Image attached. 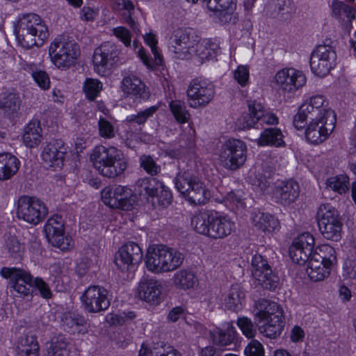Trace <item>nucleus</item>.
<instances>
[{"label": "nucleus", "instance_id": "nucleus-33", "mask_svg": "<svg viewBox=\"0 0 356 356\" xmlns=\"http://www.w3.org/2000/svg\"><path fill=\"white\" fill-rule=\"evenodd\" d=\"M331 268V266L327 265L312 255L308 261L306 272L312 280L320 282L329 276Z\"/></svg>", "mask_w": 356, "mask_h": 356}, {"label": "nucleus", "instance_id": "nucleus-34", "mask_svg": "<svg viewBox=\"0 0 356 356\" xmlns=\"http://www.w3.org/2000/svg\"><path fill=\"white\" fill-rule=\"evenodd\" d=\"M42 129L40 121L31 120L24 127L22 140L24 145L30 148L38 146L42 140Z\"/></svg>", "mask_w": 356, "mask_h": 356}, {"label": "nucleus", "instance_id": "nucleus-22", "mask_svg": "<svg viewBox=\"0 0 356 356\" xmlns=\"http://www.w3.org/2000/svg\"><path fill=\"white\" fill-rule=\"evenodd\" d=\"M255 317L259 322L276 317H283V310L277 302L265 298H259L254 303Z\"/></svg>", "mask_w": 356, "mask_h": 356}, {"label": "nucleus", "instance_id": "nucleus-52", "mask_svg": "<svg viewBox=\"0 0 356 356\" xmlns=\"http://www.w3.org/2000/svg\"><path fill=\"white\" fill-rule=\"evenodd\" d=\"M314 243L315 240L314 236L309 232H305L296 237L292 244L299 247L302 250H305L306 252L312 253Z\"/></svg>", "mask_w": 356, "mask_h": 356}, {"label": "nucleus", "instance_id": "nucleus-5", "mask_svg": "<svg viewBox=\"0 0 356 356\" xmlns=\"http://www.w3.org/2000/svg\"><path fill=\"white\" fill-rule=\"evenodd\" d=\"M175 184L177 191L191 204H206L210 198V192L205 184L188 172L179 173Z\"/></svg>", "mask_w": 356, "mask_h": 356}, {"label": "nucleus", "instance_id": "nucleus-64", "mask_svg": "<svg viewBox=\"0 0 356 356\" xmlns=\"http://www.w3.org/2000/svg\"><path fill=\"white\" fill-rule=\"evenodd\" d=\"M270 172L263 174L259 170L254 175V179L252 180V185L257 186L261 191H265L270 185L268 179L270 177Z\"/></svg>", "mask_w": 356, "mask_h": 356}, {"label": "nucleus", "instance_id": "nucleus-17", "mask_svg": "<svg viewBox=\"0 0 356 356\" xmlns=\"http://www.w3.org/2000/svg\"><path fill=\"white\" fill-rule=\"evenodd\" d=\"M252 273L258 284L264 289L273 291L279 285V277L273 273L267 261L260 254H256L252 258Z\"/></svg>", "mask_w": 356, "mask_h": 356}, {"label": "nucleus", "instance_id": "nucleus-58", "mask_svg": "<svg viewBox=\"0 0 356 356\" xmlns=\"http://www.w3.org/2000/svg\"><path fill=\"white\" fill-rule=\"evenodd\" d=\"M136 317V314L134 312H122L120 314H110L108 318V321L112 325H123L127 321L134 319Z\"/></svg>", "mask_w": 356, "mask_h": 356}, {"label": "nucleus", "instance_id": "nucleus-31", "mask_svg": "<svg viewBox=\"0 0 356 356\" xmlns=\"http://www.w3.org/2000/svg\"><path fill=\"white\" fill-rule=\"evenodd\" d=\"M193 49L192 56H195L200 63H203L205 60L213 58L217 54L219 47L210 40L205 39L200 41L198 38V41Z\"/></svg>", "mask_w": 356, "mask_h": 356}, {"label": "nucleus", "instance_id": "nucleus-50", "mask_svg": "<svg viewBox=\"0 0 356 356\" xmlns=\"http://www.w3.org/2000/svg\"><path fill=\"white\" fill-rule=\"evenodd\" d=\"M103 89V83L97 79L87 78L83 82V90L89 100H94Z\"/></svg>", "mask_w": 356, "mask_h": 356}, {"label": "nucleus", "instance_id": "nucleus-7", "mask_svg": "<svg viewBox=\"0 0 356 356\" xmlns=\"http://www.w3.org/2000/svg\"><path fill=\"white\" fill-rule=\"evenodd\" d=\"M247 159V147L238 139H229L220 147L218 160L225 168L234 171L242 167Z\"/></svg>", "mask_w": 356, "mask_h": 356}, {"label": "nucleus", "instance_id": "nucleus-63", "mask_svg": "<svg viewBox=\"0 0 356 356\" xmlns=\"http://www.w3.org/2000/svg\"><path fill=\"white\" fill-rule=\"evenodd\" d=\"M234 77L242 87L245 86L249 80V68L246 65H239L234 70Z\"/></svg>", "mask_w": 356, "mask_h": 356}, {"label": "nucleus", "instance_id": "nucleus-14", "mask_svg": "<svg viewBox=\"0 0 356 356\" xmlns=\"http://www.w3.org/2000/svg\"><path fill=\"white\" fill-rule=\"evenodd\" d=\"M215 94L213 86L204 80L192 81L187 90L188 103L195 109L207 106Z\"/></svg>", "mask_w": 356, "mask_h": 356}, {"label": "nucleus", "instance_id": "nucleus-11", "mask_svg": "<svg viewBox=\"0 0 356 356\" xmlns=\"http://www.w3.org/2000/svg\"><path fill=\"white\" fill-rule=\"evenodd\" d=\"M47 214V208L44 203L38 198L22 196L17 202V216L30 224L37 225Z\"/></svg>", "mask_w": 356, "mask_h": 356}, {"label": "nucleus", "instance_id": "nucleus-3", "mask_svg": "<svg viewBox=\"0 0 356 356\" xmlns=\"http://www.w3.org/2000/svg\"><path fill=\"white\" fill-rule=\"evenodd\" d=\"M184 259V255L175 249L153 245L147 249L145 265L147 270L153 273H169L179 268Z\"/></svg>", "mask_w": 356, "mask_h": 356}, {"label": "nucleus", "instance_id": "nucleus-1", "mask_svg": "<svg viewBox=\"0 0 356 356\" xmlns=\"http://www.w3.org/2000/svg\"><path fill=\"white\" fill-rule=\"evenodd\" d=\"M191 225L197 233L213 239H222L235 229L234 222L228 216L205 211L195 213Z\"/></svg>", "mask_w": 356, "mask_h": 356}, {"label": "nucleus", "instance_id": "nucleus-13", "mask_svg": "<svg viewBox=\"0 0 356 356\" xmlns=\"http://www.w3.org/2000/svg\"><path fill=\"white\" fill-rule=\"evenodd\" d=\"M337 54L327 45H318L312 53L310 67L318 76H324L334 67Z\"/></svg>", "mask_w": 356, "mask_h": 356}, {"label": "nucleus", "instance_id": "nucleus-9", "mask_svg": "<svg viewBox=\"0 0 356 356\" xmlns=\"http://www.w3.org/2000/svg\"><path fill=\"white\" fill-rule=\"evenodd\" d=\"M198 36L190 28L180 27L173 31L170 38V51L177 59H189L192 57V50Z\"/></svg>", "mask_w": 356, "mask_h": 356}, {"label": "nucleus", "instance_id": "nucleus-42", "mask_svg": "<svg viewBox=\"0 0 356 356\" xmlns=\"http://www.w3.org/2000/svg\"><path fill=\"white\" fill-rule=\"evenodd\" d=\"M328 104L329 102L324 96L316 95L305 99L300 105L298 111H330Z\"/></svg>", "mask_w": 356, "mask_h": 356}, {"label": "nucleus", "instance_id": "nucleus-44", "mask_svg": "<svg viewBox=\"0 0 356 356\" xmlns=\"http://www.w3.org/2000/svg\"><path fill=\"white\" fill-rule=\"evenodd\" d=\"M136 186L140 193L144 192L148 197L154 198L159 190L162 188V182L154 177H145L138 179Z\"/></svg>", "mask_w": 356, "mask_h": 356}, {"label": "nucleus", "instance_id": "nucleus-20", "mask_svg": "<svg viewBox=\"0 0 356 356\" xmlns=\"http://www.w3.org/2000/svg\"><path fill=\"white\" fill-rule=\"evenodd\" d=\"M162 286L154 278L143 277L138 286L137 294L140 300L158 305L161 301Z\"/></svg>", "mask_w": 356, "mask_h": 356}, {"label": "nucleus", "instance_id": "nucleus-23", "mask_svg": "<svg viewBox=\"0 0 356 356\" xmlns=\"http://www.w3.org/2000/svg\"><path fill=\"white\" fill-rule=\"evenodd\" d=\"M144 39L147 44L151 48L154 58L152 59L143 48L138 49L137 54L143 63L148 69L153 70L156 67L162 65V56L156 47L157 40L155 35L152 33L146 34L144 36Z\"/></svg>", "mask_w": 356, "mask_h": 356}, {"label": "nucleus", "instance_id": "nucleus-48", "mask_svg": "<svg viewBox=\"0 0 356 356\" xmlns=\"http://www.w3.org/2000/svg\"><path fill=\"white\" fill-rule=\"evenodd\" d=\"M113 2V9L117 10H124L127 11L129 16L126 19V23L128 24L134 31L138 32L139 29L134 19L131 17L134 10V5L130 0H111Z\"/></svg>", "mask_w": 356, "mask_h": 356}, {"label": "nucleus", "instance_id": "nucleus-45", "mask_svg": "<svg viewBox=\"0 0 356 356\" xmlns=\"http://www.w3.org/2000/svg\"><path fill=\"white\" fill-rule=\"evenodd\" d=\"M326 186L338 194H344L350 187L349 177L346 175L330 177L326 181Z\"/></svg>", "mask_w": 356, "mask_h": 356}, {"label": "nucleus", "instance_id": "nucleus-49", "mask_svg": "<svg viewBox=\"0 0 356 356\" xmlns=\"http://www.w3.org/2000/svg\"><path fill=\"white\" fill-rule=\"evenodd\" d=\"M44 231L47 238L57 234L63 233L64 231L63 218L58 215H54L49 218L44 225Z\"/></svg>", "mask_w": 356, "mask_h": 356}, {"label": "nucleus", "instance_id": "nucleus-24", "mask_svg": "<svg viewBox=\"0 0 356 356\" xmlns=\"http://www.w3.org/2000/svg\"><path fill=\"white\" fill-rule=\"evenodd\" d=\"M268 15L273 18L289 20L296 12V7L290 0H270L266 7Z\"/></svg>", "mask_w": 356, "mask_h": 356}, {"label": "nucleus", "instance_id": "nucleus-12", "mask_svg": "<svg viewBox=\"0 0 356 356\" xmlns=\"http://www.w3.org/2000/svg\"><path fill=\"white\" fill-rule=\"evenodd\" d=\"M273 82L282 91L293 93L302 88L307 82L305 74L294 67H284L278 70Z\"/></svg>", "mask_w": 356, "mask_h": 356}, {"label": "nucleus", "instance_id": "nucleus-36", "mask_svg": "<svg viewBox=\"0 0 356 356\" xmlns=\"http://www.w3.org/2000/svg\"><path fill=\"white\" fill-rule=\"evenodd\" d=\"M283 138L284 136L280 129L268 128L261 133L257 143L259 146L284 147L285 143Z\"/></svg>", "mask_w": 356, "mask_h": 356}, {"label": "nucleus", "instance_id": "nucleus-56", "mask_svg": "<svg viewBox=\"0 0 356 356\" xmlns=\"http://www.w3.org/2000/svg\"><path fill=\"white\" fill-rule=\"evenodd\" d=\"M140 164L147 173L152 175H157L161 170L160 166L150 156L142 155L140 158Z\"/></svg>", "mask_w": 356, "mask_h": 356}, {"label": "nucleus", "instance_id": "nucleus-10", "mask_svg": "<svg viewBox=\"0 0 356 356\" xmlns=\"http://www.w3.org/2000/svg\"><path fill=\"white\" fill-rule=\"evenodd\" d=\"M335 122V113H321L315 120H312L305 130L307 140L314 144L323 143L333 131Z\"/></svg>", "mask_w": 356, "mask_h": 356}, {"label": "nucleus", "instance_id": "nucleus-29", "mask_svg": "<svg viewBox=\"0 0 356 356\" xmlns=\"http://www.w3.org/2000/svg\"><path fill=\"white\" fill-rule=\"evenodd\" d=\"M209 336L214 344L225 346L231 344L235 339L236 330L232 322H226L222 328L210 331Z\"/></svg>", "mask_w": 356, "mask_h": 356}, {"label": "nucleus", "instance_id": "nucleus-41", "mask_svg": "<svg viewBox=\"0 0 356 356\" xmlns=\"http://www.w3.org/2000/svg\"><path fill=\"white\" fill-rule=\"evenodd\" d=\"M39 345L35 336H25L18 342L17 356H38Z\"/></svg>", "mask_w": 356, "mask_h": 356}, {"label": "nucleus", "instance_id": "nucleus-15", "mask_svg": "<svg viewBox=\"0 0 356 356\" xmlns=\"http://www.w3.org/2000/svg\"><path fill=\"white\" fill-rule=\"evenodd\" d=\"M3 277L10 279V287L19 297L29 296L31 293L33 276L24 269L3 267L1 270Z\"/></svg>", "mask_w": 356, "mask_h": 356}, {"label": "nucleus", "instance_id": "nucleus-38", "mask_svg": "<svg viewBox=\"0 0 356 356\" xmlns=\"http://www.w3.org/2000/svg\"><path fill=\"white\" fill-rule=\"evenodd\" d=\"M251 220L254 225L263 232H272L279 226L277 219L273 216L259 211L252 213Z\"/></svg>", "mask_w": 356, "mask_h": 356}, {"label": "nucleus", "instance_id": "nucleus-27", "mask_svg": "<svg viewBox=\"0 0 356 356\" xmlns=\"http://www.w3.org/2000/svg\"><path fill=\"white\" fill-rule=\"evenodd\" d=\"M300 187L298 182L293 180L282 181L276 188L275 195L281 204L288 205L293 202L299 196Z\"/></svg>", "mask_w": 356, "mask_h": 356}, {"label": "nucleus", "instance_id": "nucleus-19", "mask_svg": "<svg viewBox=\"0 0 356 356\" xmlns=\"http://www.w3.org/2000/svg\"><path fill=\"white\" fill-rule=\"evenodd\" d=\"M143 259V252L140 247L134 242H129L122 245L116 259V264L121 268H129L139 264Z\"/></svg>", "mask_w": 356, "mask_h": 356}, {"label": "nucleus", "instance_id": "nucleus-40", "mask_svg": "<svg viewBox=\"0 0 356 356\" xmlns=\"http://www.w3.org/2000/svg\"><path fill=\"white\" fill-rule=\"evenodd\" d=\"M138 356H182L181 354L174 348L166 346L163 343H158L152 348H148L145 344L142 345L139 350Z\"/></svg>", "mask_w": 356, "mask_h": 356}, {"label": "nucleus", "instance_id": "nucleus-32", "mask_svg": "<svg viewBox=\"0 0 356 356\" xmlns=\"http://www.w3.org/2000/svg\"><path fill=\"white\" fill-rule=\"evenodd\" d=\"M19 159L10 154H0V180L6 181L13 177L19 168Z\"/></svg>", "mask_w": 356, "mask_h": 356}, {"label": "nucleus", "instance_id": "nucleus-18", "mask_svg": "<svg viewBox=\"0 0 356 356\" xmlns=\"http://www.w3.org/2000/svg\"><path fill=\"white\" fill-rule=\"evenodd\" d=\"M85 309L90 313L104 311L110 306L108 292L99 286H89L81 297Z\"/></svg>", "mask_w": 356, "mask_h": 356}, {"label": "nucleus", "instance_id": "nucleus-35", "mask_svg": "<svg viewBox=\"0 0 356 356\" xmlns=\"http://www.w3.org/2000/svg\"><path fill=\"white\" fill-rule=\"evenodd\" d=\"M245 297L243 288L238 284H232L224 300L225 305L227 309L237 312L242 309Z\"/></svg>", "mask_w": 356, "mask_h": 356}, {"label": "nucleus", "instance_id": "nucleus-26", "mask_svg": "<svg viewBox=\"0 0 356 356\" xmlns=\"http://www.w3.org/2000/svg\"><path fill=\"white\" fill-rule=\"evenodd\" d=\"M115 147H106L102 145L97 146L94 148L90 154V161L92 163L95 168L102 174V170L105 169L114 154L117 151Z\"/></svg>", "mask_w": 356, "mask_h": 356}, {"label": "nucleus", "instance_id": "nucleus-51", "mask_svg": "<svg viewBox=\"0 0 356 356\" xmlns=\"http://www.w3.org/2000/svg\"><path fill=\"white\" fill-rule=\"evenodd\" d=\"M4 248L14 258H20L24 252V245L14 236H8L5 239Z\"/></svg>", "mask_w": 356, "mask_h": 356}, {"label": "nucleus", "instance_id": "nucleus-43", "mask_svg": "<svg viewBox=\"0 0 356 356\" xmlns=\"http://www.w3.org/2000/svg\"><path fill=\"white\" fill-rule=\"evenodd\" d=\"M68 339L63 334L54 336L47 350V356H69Z\"/></svg>", "mask_w": 356, "mask_h": 356}, {"label": "nucleus", "instance_id": "nucleus-62", "mask_svg": "<svg viewBox=\"0 0 356 356\" xmlns=\"http://www.w3.org/2000/svg\"><path fill=\"white\" fill-rule=\"evenodd\" d=\"M154 198L157 199L159 204L162 207H167L170 204L172 195L170 191L162 183V188L159 190Z\"/></svg>", "mask_w": 356, "mask_h": 356}, {"label": "nucleus", "instance_id": "nucleus-4", "mask_svg": "<svg viewBox=\"0 0 356 356\" xmlns=\"http://www.w3.org/2000/svg\"><path fill=\"white\" fill-rule=\"evenodd\" d=\"M79 45L64 35L56 37L49 47L51 63L60 70H67L74 66L80 56Z\"/></svg>", "mask_w": 356, "mask_h": 356}, {"label": "nucleus", "instance_id": "nucleus-54", "mask_svg": "<svg viewBox=\"0 0 356 356\" xmlns=\"http://www.w3.org/2000/svg\"><path fill=\"white\" fill-rule=\"evenodd\" d=\"M47 240L53 246L61 250H69L72 246L71 237L66 236L64 231L63 233L48 238Z\"/></svg>", "mask_w": 356, "mask_h": 356}, {"label": "nucleus", "instance_id": "nucleus-53", "mask_svg": "<svg viewBox=\"0 0 356 356\" xmlns=\"http://www.w3.org/2000/svg\"><path fill=\"white\" fill-rule=\"evenodd\" d=\"M289 255L294 263L299 265H303L312 256L310 252H306L305 250H302L299 247L292 244L289 248Z\"/></svg>", "mask_w": 356, "mask_h": 356}, {"label": "nucleus", "instance_id": "nucleus-6", "mask_svg": "<svg viewBox=\"0 0 356 356\" xmlns=\"http://www.w3.org/2000/svg\"><path fill=\"white\" fill-rule=\"evenodd\" d=\"M121 53L120 45L109 41L102 43L94 50V71L102 76L109 74L112 68L120 62Z\"/></svg>", "mask_w": 356, "mask_h": 356}, {"label": "nucleus", "instance_id": "nucleus-57", "mask_svg": "<svg viewBox=\"0 0 356 356\" xmlns=\"http://www.w3.org/2000/svg\"><path fill=\"white\" fill-rule=\"evenodd\" d=\"M237 325L241 330L243 334L248 338H252L256 334V329L252 321L247 317L239 318Z\"/></svg>", "mask_w": 356, "mask_h": 356}, {"label": "nucleus", "instance_id": "nucleus-28", "mask_svg": "<svg viewBox=\"0 0 356 356\" xmlns=\"http://www.w3.org/2000/svg\"><path fill=\"white\" fill-rule=\"evenodd\" d=\"M172 286L178 290L187 291L194 289L198 284V279L195 274L190 270L181 269L172 276Z\"/></svg>", "mask_w": 356, "mask_h": 356}, {"label": "nucleus", "instance_id": "nucleus-37", "mask_svg": "<svg viewBox=\"0 0 356 356\" xmlns=\"http://www.w3.org/2000/svg\"><path fill=\"white\" fill-rule=\"evenodd\" d=\"M63 325L69 331L78 332L81 334L88 332L86 320L81 315L74 312H66L62 317Z\"/></svg>", "mask_w": 356, "mask_h": 356}, {"label": "nucleus", "instance_id": "nucleus-21", "mask_svg": "<svg viewBox=\"0 0 356 356\" xmlns=\"http://www.w3.org/2000/svg\"><path fill=\"white\" fill-rule=\"evenodd\" d=\"M66 148L61 140L49 142L43 149L42 159L49 167L61 168L63 164Z\"/></svg>", "mask_w": 356, "mask_h": 356}, {"label": "nucleus", "instance_id": "nucleus-61", "mask_svg": "<svg viewBox=\"0 0 356 356\" xmlns=\"http://www.w3.org/2000/svg\"><path fill=\"white\" fill-rule=\"evenodd\" d=\"M99 131L100 136L105 138H111L115 136L113 125L102 118L99 120Z\"/></svg>", "mask_w": 356, "mask_h": 356}, {"label": "nucleus", "instance_id": "nucleus-8", "mask_svg": "<svg viewBox=\"0 0 356 356\" xmlns=\"http://www.w3.org/2000/svg\"><path fill=\"white\" fill-rule=\"evenodd\" d=\"M319 229L328 240L338 241L341 238L342 222L338 211L330 204H321L316 213Z\"/></svg>", "mask_w": 356, "mask_h": 356}, {"label": "nucleus", "instance_id": "nucleus-39", "mask_svg": "<svg viewBox=\"0 0 356 356\" xmlns=\"http://www.w3.org/2000/svg\"><path fill=\"white\" fill-rule=\"evenodd\" d=\"M283 317L264 320L263 325L259 326V331L263 336L269 339H276L280 336L284 329Z\"/></svg>", "mask_w": 356, "mask_h": 356}, {"label": "nucleus", "instance_id": "nucleus-46", "mask_svg": "<svg viewBox=\"0 0 356 356\" xmlns=\"http://www.w3.org/2000/svg\"><path fill=\"white\" fill-rule=\"evenodd\" d=\"M209 10L215 13H230L236 8L234 0H203Z\"/></svg>", "mask_w": 356, "mask_h": 356}, {"label": "nucleus", "instance_id": "nucleus-2", "mask_svg": "<svg viewBox=\"0 0 356 356\" xmlns=\"http://www.w3.org/2000/svg\"><path fill=\"white\" fill-rule=\"evenodd\" d=\"M15 32L22 45L28 49L42 46L49 35L44 22L35 13L19 15Z\"/></svg>", "mask_w": 356, "mask_h": 356}, {"label": "nucleus", "instance_id": "nucleus-55", "mask_svg": "<svg viewBox=\"0 0 356 356\" xmlns=\"http://www.w3.org/2000/svg\"><path fill=\"white\" fill-rule=\"evenodd\" d=\"M20 99L15 93L10 92L0 102V109L8 111H17L19 108Z\"/></svg>", "mask_w": 356, "mask_h": 356}, {"label": "nucleus", "instance_id": "nucleus-47", "mask_svg": "<svg viewBox=\"0 0 356 356\" xmlns=\"http://www.w3.org/2000/svg\"><path fill=\"white\" fill-rule=\"evenodd\" d=\"M312 255L331 266L337 261L334 249L327 244L318 246Z\"/></svg>", "mask_w": 356, "mask_h": 356}, {"label": "nucleus", "instance_id": "nucleus-30", "mask_svg": "<svg viewBox=\"0 0 356 356\" xmlns=\"http://www.w3.org/2000/svg\"><path fill=\"white\" fill-rule=\"evenodd\" d=\"M127 168V161L122 151L118 149L101 175L106 177L115 178L122 175Z\"/></svg>", "mask_w": 356, "mask_h": 356}, {"label": "nucleus", "instance_id": "nucleus-60", "mask_svg": "<svg viewBox=\"0 0 356 356\" xmlns=\"http://www.w3.org/2000/svg\"><path fill=\"white\" fill-rule=\"evenodd\" d=\"M330 7L332 9V15L337 18L340 17L343 13H345L347 17H349L352 13L351 7L338 0H333Z\"/></svg>", "mask_w": 356, "mask_h": 356}, {"label": "nucleus", "instance_id": "nucleus-25", "mask_svg": "<svg viewBox=\"0 0 356 356\" xmlns=\"http://www.w3.org/2000/svg\"><path fill=\"white\" fill-rule=\"evenodd\" d=\"M121 88L127 95L145 99L149 97V92L145 83L135 75L129 74L123 78Z\"/></svg>", "mask_w": 356, "mask_h": 356}, {"label": "nucleus", "instance_id": "nucleus-59", "mask_svg": "<svg viewBox=\"0 0 356 356\" xmlns=\"http://www.w3.org/2000/svg\"><path fill=\"white\" fill-rule=\"evenodd\" d=\"M264 348L257 340L253 339L244 349L245 356H264Z\"/></svg>", "mask_w": 356, "mask_h": 356}, {"label": "nucleus", "instance_id": "nucleus-16", "mask_svg": "<svg viewBox=\"0 0 356 356\" xmlns=\"http://www.w3.org/2000/svg\"><path fill=\"white\" fill-rule=\"evenodd\" d=\"M131 194V190L126 186H108L102 190V199L111 208L129 211L132 209L134 201Z\"/></svg>", "mask_w": 356, "mask_h": 356}]
</instances>
